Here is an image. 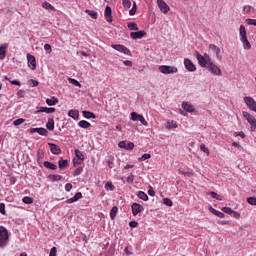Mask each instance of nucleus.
Segmentation results:
<instances>
[{"label":"nucleus","instance_id":"obj_51","mask_svg":"<svg viewBox=\"0 0 256 256\" xmlns=\"http://www.w3.org/2000/svg\"><path fill=\"white\" fill-rule=\"evenodd\" d=\"M200 149L201 151H203V153H206L207 155H209V148H207L205 144H201Z\"/></svg>","mask_w":256,"mask_h":256},{"label":"nucleus","instance_id":"obj_37","mask_svg":"<svg viewBox=\"0 0 256 256\" xmlns=\"http://www.w3.org/2000/svg\"><path fill=\"white\" fill-rule=\"evenodd\" d=\"M75 155L76 157L80 160V161H85V157L83 155V152H81V150L76 149L75 150Z\"/></svg>","mask_w":256,"mask_h":256},{"label":"nucleus","instance_id":"obj_33","mask_svg":"<svg viewBox=\"0 0 256 256\" xmlns=\"http://www.w3.org/2000/svg\"><path fill=\"white\" fill-rule=\"evenodd\" d=\"M142 116H143V115L138 114L137 112H132V113L130 114V119H131L132 121H139V119H140Z\"/></svg>","mask_w":256,"mask_h":256},{"label":"nucleus","instance_id":"obj_6","mask_svg":"<svg viewBox=\"0 0 256 256\" xmlns=\"http://www.w3.org/2000/svg\"><path fill=\"white\" fill-rule=\"evenodd\" d=\"M157 5L160 11H162V13H164L165 15H167V13L171 11V8L169 7V5H167V2L164 0H157Z\"/></svg>","mask_w":256,"mask_h":256},{"label":"nucleus","instance_id":"obj_35","mask_svg":"<svg viewBox=\"0 0 256 256\" xmlns=\"http://www.w3.org/2000/svg\"><path fill=\"white\" fill-rule=\"evenodd\" d=\"M127 27L130 31H139V27H137V23L135 22L128 23Z\"/></svg>","mask_w":256,"mask_h":256},{"label":"nucleus","instance_id":"obj_31","mask_svg":"<svg viewBox=\"0 0 256 256\" xmlns=\"http://www.w3.org/2000/svg\"><path fill=\"white\" fill-rule=\"evenodd\" d=\"M85 13H87V15H89L92 19H97V17H99V14L95 10L87 9L85 10Z\"/></svg>","mask_w":256,"mask_h":256},{"label":"nucleus","instance_id":"obj_47","mask_svg":"<svg viewBox=\"0 0 256 256\" xmlns=\"http://www.w3.org/2000/svg\"><path fill=\"white\" fill-rule=\"evenodd\" d=\"M126 181L129 185H133V181H135V176L133 174H130L127 178Z\"/></svg>","mask_w":256,"mask_h":256},{"label":"nucleus","instance_id":"obj_57","mask_svg":"<svg viewBox=\"0 0 256 256\" xmlns=\"http://www.w3.org/2000/svg\"><path fill=\"white\" fill-rule=\"evenodd\" d=\"M73 189V184L71 183H67L65 185V191H67L69 193V191H71Z\"/></svg>","mask_w":256,"mask_h":256},{"label":"nucleus","instance_id":"obj_34","mask_svg":"<svg viewBox=\"0 0 256 256\" xmlns=\"http://www.w3.org/2000/svg\"><path fill=\"white\" fill-rule=\"evenodd\" d=\"M167 129H177L178 125L175 121H168L166 124Z\"/></svg>","mask_w":256,"mask_h":256},{"label":"nucleus","instance_id":"obj_52","mask_svg":"<svg viewBox=\"0 0 256 256\" xmlns=\"http://www.w3.org/2000/svg\"><path fill=\"white\" fill-rule=\"evenodd\" d=\"M222 211L224 213H227L228 215H231L233 213V209H231V207H223Z\"/></svg>","mask_w":256,"mask_h":256},{"label":"nucleus","instance_id":"obj_36","mask_svg":"<svg viewBox=\"0 0 256 256\" xmlns=\"http://www.w3.org/2000/svg\"><path fill=\"white\" fill-rule=\"evenodd\" d=\"M117 211H119V208H117V206L112 207L110 211L111 219H115V217H117Z\"/></svg>","mask_w":256,"mask_h":256},{"label":"nucleus","instance_id":"obj_41","mask_svg":"<svg viewBox=\"0 0 256 256\" xmlns=\"http://www.w3.org/2000/svg\"><path fill=\"white\" fill-rule=\"evenodd\" d=\"M23 123H25V119L23 118H19L13 121V125H15V127H19V125H23Z\"/></svg>","mask_w":256,"mask_h":256},{"label":"nucleus","instance_id":"obj_61","mask_svg":"<svg viewBox=\"0 0 256 256\" xmlns=\"http://www.w3.org/2000/svg\"><path fill=\"white\" fill-rule=\"evenodd\" d=\"M244 13H251V6L247 5L243 7Z\"/></svg>","mask_w":256,"mask_h":256},{"label":"nucleus","instance_id":"obj_16","mask_svg":"<svg viewBox=\"0 0 256 256\" xmlns=\"http://www.w3.org/2000/svg\"><path fill=\"white\" fill-rule=\"evenodd\" d=\"M79 199H83V194L81 192H78L74 195V197L67 199L66 203L68 204L75 203L76 201H79Z\"/></svg>","mask_w":256,"mask_h":256},{"label":"nucleus","instance_id":"obj_54","mask_svg":"<svg viewBox=\"0 0 256 256\" xmlns=\"http://www.w3.org/2000/svg\"><path fill=\"white\" fill-rule=\"evenodd\" d=\"M49 256H57V247H52Z\"/></svg>","mask_w":256,"mask_h":256},{"label":"nucleus","instance_id":"obj_15","mask_svg":"<svg viewBox=\"0 0 256 256\" xmlns=\"http://www.w3.org/2000/svg\"><path fill=\"white\" fill-rule=\"evenodd\" d=\"M210 213H213V215H216V217H219L220 219H225V213L213 208V206H209Z\"/></svg>","mask_w":256,"mask_h":256},{"label":"nucleus","instance_id":"obj_7","mask_svg":"<svg viewBox=\"0 0 256 256\" xmlns=\"http://www.w3.org/2000/svg\"><path fill=\"white\" fill-rule=\"evenodd\" d=\"M131 209H132V215H134V217H137V215H139V213H142V211L145 210L143 205H141L139 203H133L131 205Z\"/></svg>","mask_w":256,"mask_h":256},{"label":"nucleus","instance_id":"obj_4","mask_svg":"<svg viewBox=\"0 0 256 256\" xmlns=\"http://www.w3.org/2000/svg\"><path fill=\"white\" fill-rule=\"evenodd\" d=\"M242 117H244V119H246V121L249 123L251 131H255V129H256V119L254 118V116L251 115L247 111H243L242 112Z\"/></svg>","mask_w":256,"mask_h":256},{"label":"nucleus","instance_id":"obj_22","mask_svg":"<svg viewBox=\"0 0 256 256\" xmlns=\"http://www.w3.org/2000/svg\"><path fill=\"white\" fill-rule=\"evenodd\" d=\"M37 113H48V114L55 113V108L40 107Z\"/></svg>","mask_w":256,"mask_h":256},{"label":"nucleus","instance_id":"obj_3","mask_svg":"<svg viewBox=\"0 0 256 256\" xmlns=\"http://www.w3.org/2000/svg\"><path fill=\"white\" fill-rule=\"evenodd\" d=\"M158 71L163 73V75H171L173 73H178L179 69L175 66L161 65L158 67Z\"/></svg>","mask_w":256,"mask_h":256},{"label":"nucleus","instance_id":"obj_8","mask_svg":"<svg viewBox=\"0 0 256 256\" xmlns=\"http://www.w3.org/2000/svg\"><path fill=\"white\" fill-rule=\"evenodd\" d=\"M27 61H28V67H30L32 71H35V69H37V60L35 59V56L31 54H27Z\"/></svg>","mask_w":256,"mask_h":256},{"label":"nucleus","instance_id":"obj_24","mask_svg":"<svg viewBox=\"0 0 256 256\" xmlns=\"http://www.w3.org/2000/svg\"><path fill=\"white\" fill-rule=\"evenodd\" d=\"M58 165H59V169L63 170L65 169L66 167H69V161L67 160H64L63 158H61L58 162Z\"/></svg>","mask_w":256,"mask_h":256},{"label":"nucleus","instance_id":"obj_40","mask_svg":"<svg viewBox=\"0 0 256 256\" xmlns=\"http://www.w3.org/2000/svg\"><path fill=\"white\" fill-rule=\"evenodd\" d=\"M23 203H25L26 205H31L33 204V198L29 197V196H25L22 199Z\"/></svg>","mask_w":256,"mask_h":256},{"label":"nucleus","instance_id":"obj_21","mask_svg":"<svg viewBox=\"0 0 256 256\" xmlns=\"http://www.w3.org/2000/svg\"><path fill=\"white\" fill-rule=\"evenodd\" d=\"M82 115L83 117H85V119H97V116L95 115V113L90 111H82Z\"/></svg>","mask_w":256,"mask_h":256},{"label":"nucleus","instance_id":"obj_9","mask_svg":"<svg viewBox=\"0 0 256 256\" xmlns=\"http://www.w3.org/2000/svg\"><path fill=\"white\" fill-rule=\"evenodd\" d=\"M118 146L120 147V149H126L127 151H132V149L135 148V144L133 142L125 141L119 142Z\"/></svg>","mask_w":256,"mask_h":256},{"label":"nucleus","instance_id":"obj_38","mask_svg":"<svg viewBox=\"0 0 256 256\" xmlns=\"http://www.w3.org/2000/svg\"><path fill=\"white\" fill-rule=\"evenodd\" d=\"M241 42L243 43V48L244 49H246V50L251 49V43L249 42V40L247 38L241 40Z\"/></svg>","mask_w":256,"mask_h":256},{"label":"nucleus","instance_id":"obj_14","mask_svg":"<svg viewBox=\"0 0 256 256\" xmlns=\"http://www.w3.org/2000/svg\"><path fill=\"white\" fill-rule=\"evenodd\" d=\"M48 145H49L50 151H51V153H53V155H60L61 147H59V145L53 144V143H49Z\"/></svg>","mask_w":256,"mask_h":256},{"label":"nucleus","instance_id":"obj_42","mask_svg":"<svg viewBox=\"0 0 256 256\" xmlns=\"http://www.w3.org/2000/svg\"><path fill=\"white\" fill-rule=\"evenodd\" d=\"M69 83H71V85H74L75 87H81V83H79V81L75 80L74 78H68Z\"/></svg>","mask_w":256,"mask_h":256},{"label":"nucleus","instance_id":"obj_28","mask_svg":"<svg viewBox=\"0 0 256 256\" xmlns=\"http://www.w3.org/2000/svg\"><path fill=\"white\" fill-rule=\"evenodd\" d=\"M209 49L215 53L216 57H219L221 53V49L219 47H217L215 44H210Z\"/></svg>","mask_w":256,"mask_h":256},{"label":"nucleus","instance_id":"obj_63","mask_svg":"<svg viewBox=\"0 0 256 256\" xmlns=\"http://www.w3.org/2000/svg\"><path fill=\"white\" fill-rule=\"evenodd\" d=\"M138 225H139V223H138L137 221H131V222L129 223V226L132 227V228H135V227H137Z\"/></svg>","mask_w":256,"mask_h":256},{"label":"nucleus","instance_id":"obj_39","mask_svg":"<svg viewBox=\"0 0 256 256\" xmlns=\"http://www.w3.org/2000/svg\"><path fill=\"white\" fill-rule=\"evenodd\" d=\"M106 191H115V185L112 182H107L105 184Z\"/></svg>","mask_w":256,"mask_h":256},{"label":"nucleus","instance_id":"obj_26","mask_svg":"<svg viewBox=\"0 0 256 256\" xmlns=\"http://www.w3.org/2000/svg\"><path fill=\"white\" fill-rule=\"evenodd\" d=\"M68 116L75 120L79 119V110H69Z\"/></svg>","mask_w":256,"mask_h":256},{"label":"nucleus","instance_id":"obj_25","mask_svg":"<svg viewBox=\"0 0 256 256\" xmlns=\"http://www.w3.org/2000/svg\"><path fill=\"white\" fill-rule=\"evenodd\" d=\"M48 179H50V181H62L63 180V176L59 175V174H50L48 176Z\"/></svg>","mask_w":256,"mask_h":256},{"label":"nucleus","instance_id":"obj_17","mask_svg":"<svg viewBox=\"0 0 256 256\" xmlns=\"http://www.w3.org/2000/svg\"><path fill=\"white\" fill-rule=\"evenodd\" d=\"M9 47V44L5 43L2 46H0V59L3 60L5 59L7 55V49Z\"/></svg>","mask_w":256,"mask_h":256},{"label":"nucleus","instance_id":"obj_49","mask_svg":"<svg viewBox=\"0 0 256 256\" xmlns=\"http://www.w3.org/2000/svg\"><path fill=\"white\" fill-rule=\"evenodd\" d=\"M247 203H249V205H256V198L255 197H248L247 198Z\"/></svg>","mask_w":256,"mask_h":256},{"label":"nucleus","instance_id":"obj_11","mask_svg":"<svg viewBox=\"0 0 256 256\" xmlns=\"http://www.w3.org/2000/svg\"><path fill=\"white\" fill-rule=\"evenodd\" d=\"M104 16L108 23H113V12L110 6H106Z\"/></svg>","mask_w":256,"mask_h":256},{"label":"nucleus","instance_id":"obj_60","mask_svg":"<svg viewBox=\"0 0 256 256\" xmlns=\"http://www.w3.org/2000/svg\"><path fill=\"white\" fill-rule=\"evenodd\" d=\"M17 95H18V97H19L20 99H23V97H25V91L19 90V91L17 92Z\"/></svg>","mask_w":256,"mask_h":256},{"label":"nucleus","instance_id":"obj_10","mask_svg":"<svg viewBox=\"0 0 256 256\" xmlns=\"http://www.w3.org/2000/svg\"><path fill=\"white\" fill-rule=\"evenodd\" d=\"M184 65L187 71H190V72L197 71V67L195 66V64H193V62L189 58H186L184 60Z\"/></svg>","mask_w":256,"mask_h":256},{"label":"nucleus","instance_id":"obj_2","mask_svg":"<svg viewBox=\"0 0 256 256\" xmlns=\"http://www.w3.org/2000/svg\"><path fill=\"white\" fill-rule=\"evenodd\" d=\"M9 244V231L7 228L0 226V247L3 249Z\"/></svg>","mask_w":256,"mask_h":256},{"label":"nucleus","instance_id":"obj_13","mask_svg":"<svg viewBox=\"0 0 256 256\" xmlns=\"http://www.w3.org/2000/svg\"><path fill=\"white\" fill-rule=\"evenodd\" d=\"M147 33L145 31H138V32H131L130 37L131 39L137 40V39H143Z\"/></svg>","mask_w":256,"mask_h":256},{"label":"nucleus","instance_id":"obj_23","mask_svg":"<svg viewBox=\"0 0 256 256\" xmlns=\"http://www.w3.org/2000/svg\"><path fill=\"white\" fill-rule=\"evenodd\" d=\"M240 41L243 39H247V30L245 29V26L241 25L240 26Z\"/></svg>","mask_w":256,"mask_h":256},{"label":"nucleus","instance_id":"obj_53","mask_svg":"<svg viewBox=\"0 0 256 256\" xmlns=\"http://www.w3.org/2000/svg\"><path fill=\"white\" fill-rule=\"evenodd\" d=\"M130 15H135L137 13V3L134 2L132 9L129 11Z\"/></svg>","mask_w":256,"mask_h":256},{"label":"nucleus","instance_id":"obj_44","mask_svg":"<svg viewBox=\"0 0 256 256\" xmlns=\"http://www.w3.org/2000/svg\"><path fill=\"white\" fill-rule=\"evenodd\" d=\"M43 157H45V153L43 152V150H38L37 161H43Z\"/></svg>","mask_w":256,"mask_h":256},{"label":"nucleus","instance_id":"obj_29","mask_svg":"<svg viewBox=\"0 0 256 256\" xmlns=\"http://www.w3.org/2000/svg\"><path fill=\"white\" fill-rule=\"evenodd\" d=\"M78 125L82 128V129H89V127H91V123H89L87 120H81L78 122Z\"/></svg>","mask_w":256,"mask_h":256},{"label":"nucleus","instance_id":"obj_27","mask_svg":"<svg viewBox=\"0 0 256 256\" xmlns=\"http://www.w3.org/2000/svg\"><path fill=\"white\" fill-rule=\"evenodd\" d=\"M43 9H46L47 11H55V6L51 5V3L45 1L42 3Z\"/></svg>","mask_w":256,"mask_h":256},{"label":"nucleus","instance_id":"obj_5","mask_svg":"<svg viewBox=\"0 0 256 256\" xmlns=\"http://www.w3.org/2000/svg\"><path fill=\"white\" fill-rule=\"evenodd\" d=\"M112 49H115V51H119V53H123L124 55H131V50H129L127 47L121 44H112Z\"/></svg>","mask_w":256,"mask_h":256},{"label":"nucleus","instance_id":"obj_62","mask_svg":"<svg viewBox=\"0 0 256 256\" xmlns=\"http://www.w3.org/2000/svg\"><path fill=\"white\" fill-rule=\"evenodd\" d=\"M44 49L47 53H51L52 49H51V46L49 44H45L44 45Z\"/></svg>","mask_w":256,"mask_h":256},{"label":"nucleus","instance_id":"obj_19","mask_svg":"<svg viewBox=\"0 0 256 256\" xmlns=\"http://www.w3.org/2000/svg\"><path fill=\"white\" fill-rule=\"evenodd\" d=\"M46 129H48V131L55 130V120L53 118L48 119V122L46 123Z\"/></svg>","mask_w":256,"mask_h":256},{"label":"nucleus","instance_id":"obj_32","mask_svg":"<svg viewBox=\"0 0 256 256\" xmlns=\"http://www.w3.org/2000/svg\"><path fill=\"white\" fill-rule=\"evenodd\" d=\"M138 199H142V201H149V196L143 191H139L137 194Z\"/></svg>","mask_w":256,"mask_h":256},{"label":"nucleus","instance_id":"obj_56","mask_svg":"<svg viewBox=\"0 0 256 256\" xmlns=\"http://www.w3.org/2000/svg\"><path fill=\"white\" fill-rule=\"evenodd\" d=\"M139 121L145 127H147V125H149V123L147 122V120H145V117H143V116L141 118H139Z\"/></svg>","mask_w":256,"mask_h":256},{"label":"nucleus","instance_id":"obj_18","mask_svg":"<svg viewBox=\"0 0 256 256\" xmlns=\"http://www.w3.org/2000/svg\"><path fill=\"white\" fill-rule=\"evenodd\" d=\"M182 108L184 109V111H187L188 113H193V111H195V108L189 102H183Z\"/></svg>","mask_w":256,"mask_h":256},{"label":"nucleus","instance_id":"obj_58","mask_svg":"<svg viewBox=\"0 0 256 256\" xmlns=\"http://www.w3.org/2000/svg\"><path fill=\"white\" fill-rule=\"evenodd\" d=\"M234 136L235 137H241L242 139H245V133L244 132H235Z\"/></svg>","mask_w":256,"mask_h":256},{"label":"nucleus","instance_id":"obj_43","mask_svg":"<svg viewBox=\"0 0 256 256\" xmlns=\"http://www.w3.org/2000/svg\"><path fill=\"white\" fill-rule=\"evenodd\" d=\"M124 9H131V0H122Z\"/></svg>","mask_w":256,"mask_h":256},{"label":"nucleus","instance_id":"obj_55","mask_svg":"<svg viewBox=\"0 0 256 256\" xmlns=\"http://www.w3.org/2000/svg\"><path fill=\"white\" fill-rule=\"evenodd\" d=\"M246 23H247V25H254V27H256V20L255 19H247Z\"/></svg>","mask_w":256,"mask_h":256},{"label":"nucleus","instance_id":"obj_64","mask_svg":"<svg viewBox=\"0 0 256 256\" xmlns=\"http://www.w3.org/2000/svg\"><path fill=\"white\" fill-rule=\"evenodd\" d=\"M0 213H2V215H5V205L3 203L0 204Z\"/></svg>","mask_w":256,"mask_h":256},{"label":"nucleus","instance_id":"obj_12","mask_svg":"<svg viewBox=\"0 0 256 256\" xmlns=\"http://www.w3.org/2000/svg\"><path fill=\"white\" fill-rule=\"evenodd\" d=\"M30 133H38L39 135H42L43 137H47L49 135V131L45 128H32L30 129Z\"/></svg>","mask_w":256,"mask_h":256},{"label":"nucleus","instance_id":"obj_45","mask_svg":"<svg viewBox=\"0 0 256 256\" xmlns=\"http://www.w3.org/2000/svg\"><path fill=\"white\" fill-rule=\"evenodd\" d=\"M147 159H151V154L145 153L140 158H138V161H147Z\"/></svg>","mask_w":256,"mask_h":256},{"label":"nucleus","instance_id":"obj_48","mask_svg":"<svg viewBox=\"0 0 256 256\" xmlns=\"http://www.w3.org/2000/svg\"><path fill=\"white\" fill-rule=\"evenodd\" d=\"M81 173H83V168L79 167L77 168L74 173H73V177H79V175H81Z\"/></svg>","mask_w":256,"mask_h":256},{"label":"nucleus","instance_id":"obj_50","mask_svg":"<svg viewBox=\"0 0 256 256\" xmlns=\"http://www.w3.org/2000/svg\"><path fill=\"white\" fill-rule=\"evenodd\" d=\"M180 175H184V177H193V172H185L183 170H179Z\"/></svg>","mask_w":256,"mask_h":256},{"label":"nucleus","instance_id":"obj_46","mask_svg":"<svg viewBox=\"0 0 256 256\" xmlns=\"http://www.w3.org/2000/svg\"><path fill=\"white\" fill-rule=\"evenodd\" d=\"M163 203H164V205H167L168 207H173V201L169 198H164Z\"/></svg>","mask_w":256,"mask_h":256},{"label":"nucleus","instance_id":"obj_20","mask_svg":"<svg viewBox=\"0 0 256 256\" xmlns=\"http://www.w3.org/2000/svg\"><path fill=\"white\" fill-rule=\"evenodd\" d=\"M46 103L47 105H49V107H53L54 105H57L59 103V99L53 96L52 98H47Z\"/></svg>","mask_w":256,"mask_h":256},{"label":"nucleus","instance_id":"obj_30","mask_svg":"<svg viewBox=\"0 0 256 256\" xmlns=\"http://www.w3.org/2000/svg\"><path fill=\"white\" fill-rule=\"evenodd\" d=\"M44 167H46V169H51L52 171H55L57 169V165L49 161H44Z\"/></svg>","mask_w":256,"mask_h":256},{"label":"nucleus","instance_id":"obj_59","mask_svg":"<svg viewBox=\"0 0 256 256\" xmlns=\"http://www.w3.org/2000/svg\"><path fill=\"white\" fill-rule=\"evenodd\" d=\"M28 83H32V87H37L39 85V81L30 79Z\"/></svg>","mask_w":256,"mask_h":256},{"label":"nucleus","instance_id":"obj_1","mask_svg":"<svg viewBox=\"0 0 256 256\" xmlns=\"http://www.w3.org/2000/svg\"><path fill=\"white\" fill-rule=\"evenodd\" d=\"M196 59L200 65V67H205L208 71H211L213 75L220 77L223 73L221 69L213 63L209 54H205L204 56L199 53V51H195Z\"/></svg>","mask_w":256,"mask_h":256}]
</instances>
